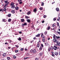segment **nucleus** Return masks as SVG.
Listing matches in <instances>:
<instances>
[{
  "mask_svg": "<svg viewBox=\"0 0 60 60\" xmlns=\"http://www.w3.org/2000/svg\"><path fill=\"white\" fill-rule=\"evenodd\" d=\"M13 57L14 59H15V58H16V56L14 55L13 56Z\"/></svg>",
  "mask_w": 60,
  "mask_h": 60,
  "instance_id": "ea45409f",
  "label": "nucleus"
},
{
  "mask_svg": "<svg viewBox=\"0 0 60 60\" xmlns=\"http://www.w3.org/2000/svg\"><path fill=\"white\" fill-rule=\"evenodd\" d=\"M3 11V9H1L0 10V12L2 11Z\"/></svg>",
  "mask_w": 60,
  "mask_h": 60,
  "instance_id": "49530a36",
  "label": "nucleus"
},
{
  "mask_svg": "<svg viewBox=\"0 0 60 60\" xmlns=\"http://www.w3.org/2000/svg\"><path fill=\"white\" fill-rule=\"evenodd\" d=\"M25 50H26V51H27V49H26V48L25 49Z\"/></svg>",
  "mask_w": 60,
  "mask_h": 60,
  "instance_id": "0e129e2a",
  "label": "nucleus"
},
{
  "mask_svg": "<svg viewBox=\"0 0 60 60\" xmlns=\"http://www.w3.org/2000/svg\"><path fill=\"white\" fill-rule=\"evenodd\" d=\"M47 15H44L43 16V17L44 18H46L47 17Z\"/></svg>",
  "mask_w": 60,
  "mask_h": 60,
  "instance_id": "c756f323",
  "label": "nucleus"
},
{
  "mask_svg": "<svg viewBox=\"0 0 60 60\" xmlns=\"http://www.w3.org/2000/svg\"><path fill=\"white\" fill-rule=\"evenodd\" d=\"M45 38H43L42 39V41L44 42H45Z\"/></svg>",
  "mask_w": 60,
  "mask_h": 60,
  "instance_id": "a211bd4d",
  "label": "nucleus"
},
{
  "mask_svg": "<svg viewBox=\"0 0 60 60\" xmlns=\"http://www.w3.org/2000/svg\"><path fill=\"white\" fill-rule=\"evenodd\" d=\"M4 2L5 3H6V4H9V2L7 0H5L4 1Z\"/></svg>",
  "mask_w": 60,
  "mask_h": 60,
  "instance_id": "7ed1b4c3",
  "label": "nucleus"
},
{
  "mask_svg": "<svg viewBox=\"0 0 60 60\" xmlns=\"http://www.w3.org/2000/svg\"><path fill=\"white\" fill-rule=\"evenodd\" d=\"M22 2L20 1L19 3V4H22Z\"/></svg>",
  "mask_w": 60,
  "mask_h": 60,
  "instance_id": "c9c22d12",
  "label": "nucleus"
},
{
  "mask_svg": "<svg viewBox=\"0 0 60 60\" xmlns=\"http://www.w3.org/2000/svg\"><path fill=\"white\" fill-rule=\"evenodd\" d=\"M44 34L45 35H47V32L46 31L45 32Z\"/></svg>",
  "mask_w": 60,
  "mask_h": 60,
  "instance_id": "473e14b6",
  "label": "nucleus"
},
{
  "mask_svg": "<svg viewBox=\"0 0 60 60\" xmlns=\"http://www.w3.org/2000/svg\"><path fill=\"white\" fill-rule=\"evenodd\" d=\"M56 10L57 11H59V8H56Z\"/></svg>",
  "mask_w": 60,
  "mask_h": 60,
  "instance_id": "4468645a",
  "label": "nucleus"
},
{
  "mask_svg": "<svg viewBox=\"0 0 60 60\" xmlns=\"http://www.w3.org/2000/svg\"><path fill=\"white\" fill-rule=\"evenodd\" d=\"M11 41H10V42H9L10 43V44H11Z\"/></svg>",
  "mask_w": 60,
  "mask_h": 60,
  "instance_id": "338daca9",
  "label": "nucleus"
},
{
  "mask_svg": "<svg viewBox=\"0 0 60 60\" xmlns=\"http://www.w3.org/2000/svg\"><path fill=\"white\" fill-rule=\"evenodd\" d=\"M42 23H43L44 22V20H43L42 21Z\"/></svg>",
  "mask_w": 60,
  "mask_h": 60,
  "instance_id": "69168bd1",
  "label": "nucleus"
},
{
  "mask_svg": "<svg viewBox=\"0 0 60 60\" xmlns=\"http://www.w3.org/2000/svg\"><path fill=\"white\" fill-rule=\"evenodd\" d=\"M50 29V26H48V27L46 28V30H49Z\"/></svg>",
  "mask_w": 60,
  "mask_h": 60,
  "instance_id": "f8f14e48",
  "label": "nucleus"
},
{
  "mask_svg": "<svg viewBox=\"0 0 60 60\" xmlns=\"http://www.w3.org/2000/svg\"><path fill=\"white\" fill-rule=\"evenodd\" d=\"M42 47H41V46H40V48H39V50H40V51H41V50H42Z\"/></svg>",
  "mask_w": 60,
  "mask_h": 60,
  "instance_id": "6ab92c4d",
  "label": "nucleus"
},
{
  "mask_svg": "<svg viewBox=\"0 0 60 60\" xmlns=\"http://www.w3.org/2000/svg\"><path fill=\"white\" fill-rule=\"evenodd\" d=\"M56 38V39L57 40V41H58L59 39L60 38V37L56 36V38Z\"/></svg>",
  "mask_w": 60,
  "mask_h": 60,
  "instance_id": "39448f33",
  "label": "nucleus"
},
{
  "mask_svg": "<svg viewBox=\"0 0 60 60\" xmlns=\"http://www.w3.org/2000/svg\"><path fill=\"white\" fill-rule=\"evenodd\" d=\"M11 20V19H9L8 20V22H10Z\"/></svg>",
  "mask_w": 60,
  "mask_h": 60,
  "instance_id": "c85d7f7f",
  "label": "nucleus"
},
{
  "mask_svg": "<svg viewBox=\"0 0 60 60\" xmlns=\"http://www.w3.org/2000/svg\"><path fill=\"white\" fill-rule=\"evenodd\" d=\"M57 25L59 27V22H57Z\"/></svg>",
  "mask_w": 60,
  "mask_h": 60,
  "instance_id": "72a5a7b5",
  "label": "nucleus"
},
{
  "mask_svg": "<svg viewBox=\"0 0 60 60\" xmlns=\"http://www.w3.org/2000/svg\"><path fill=\"white\" fill-rule=\"evenodd\" d=\"M53 20H54V21L56 20V18H53Z\"/></svg>",
  "mask_w": 60,
  "mask_h": 60,
  "instance_id": "a878e982",
  "label": "nucleus"
},
{
  "mask_svg": "<svg viewBox=\"0 0 60 60\" xmlns=\"http://www.w3.org/2000/svg\"><path fill=\"white\" fill-rule=\"evenodd\" d=\"M19 41H21V38L20 37H19L18 39Z\"/></svg>",
  "mask_w": 60,
  "mask_h": 60,
  "instance_id": "7c9ffc66",
  "label": "nucleus"
},
{
  "mask_svg": "<svg viewBox=\"0 0 60 60\" xmlns=\"http://www.w3.org/2000/svg\"><path fill=\"white\" fill-rule=\"evenodd\" d=\"M11 16V14H9L8 15V17H10Z\"/></svg>",
  "mask_w": 60,
  "mask_h": 60,
  "instance_id": "dca6fc26",
  "label": "nucleus"
},
{
  "mask_svg": "<svg viewBox=\"0 0 60 60\" xmlns=\"http://www.w3.org/2000/svg\"><path fill=\"white\" fill-rule=\"evenodd\" d=\"M56 35L55 34L53 35V38H56Z\"/></svg>",
  "mask_w": 60,
  "mask_h": 60,
  "instance_id": "cd10ccee",
  "label": "nucleus"
},
{
  "mask_svg": "<svg viewBox=\"0 0 60 60\" xmlns=\"http://www.w3.org/2000/svg\"><path fill=\"white\" fill-rule=\"evenodd\" d=\"M31 28H33L34 27V25H32V26H31Z\"/></svg>",
  "mask_w": 60,
  "mask_h": 60,
  "instance_id": "c03bdc74",
  "label": "nucleus"
},
{
  "mask_svg": "<svg viewBox=\"0 0 60 60\" xmlns=\"http://www.w3.org/2000/svg\"><path fill=\"white\" fill-rule=\"evenodd\" d=\"M19 8L18 6L16 7H15V10H18Z\"/></svg>",
  "mask_w": 60,
  "mask_h": 60,
  "instance_id": "6e6552de",
  "label": "nucleus"
},
{
  "mask_svg": "<svg viewBox=\"0 0 60 60\" xmlns=\"http://www.w3.org/2000/svg\"><path fill=\"white\" fill-rule=\"evenodd\" d=\"M27 21L28 23H30V20L29 19H28V20H27Z\"/></svg>",
  "mask_w": 60,
  "mask_h": 60,
  "instance_id": "b1692460",
  "label": "nucleus"
},
{
  "mask_svg": "<svg viewBox=\"0 0 60 60\" xmlns=\"http://www.w3.org/2000/svg\"><path fill=\"white\" fill-rule=\"evenodd\" d=\"M41 6H43L44 5V3L43 2H42L41 3Z\"/></svg>",
  "mask_w": 60,
  "mask_h": 60,
  "instance_id": "58836bf2",
  "label": "nucleus"
},
{
  "mask_svg": "<svg viewBox=\"0 0 60 60\" xmlns=\"http://www.w3.org/2000/svg\"><path fill=\"white\" fill-rule=\"evenodd\" d=\"M55 26V24H53V25L52 26V27H54Z\"/></svg>",
  "mask_w": 60,
  "mask_h": 60,
  "instance_id": "864d4df0",
  "label": "nucleus"
},
{
  "mask_svg": "<svg viewBox=\"0 0 60 60\" xmlns=\"http://www.w3.org/2000/svg\"><path fill=\"white\" fill-rule=\"evenodd\" d=\"M59 41H56V43H57V44H58V43L59 42Z\"/></svg>",
  "mask_w": 60,
  "mask_h": 60,
  "instance_id": "e2e57ef3",
  "label": "nucleus"
},
{
  "mask_svg": "<svg viewBox=\"0 0 60 60\" xmlns=\"http://www.w3.org/2000/svg\"><path fill=\"white\" fill-rule=\"evenodd\" d=\"M24 26H26L27 25V23L26 22H25L24 24H23Z\"/></svg>",
  "mask_w": 60,
  "mask_h": 60,
  "instance_id": "e433bc0d",
  "label": "nucleus"
},
{
  "mask_svg": "<svg viewBox=\"0 0 60 60\" xmlns=\"http://www.w3.org/2000/svg\"><path fill=\"white\" fill-rule=\"evenodd\" d=\"M39 60V59L38 58H37L35 59V60Z\"/></svg>",
  "mask_w": 60,
  "mask_h": 60,
  "instance_id": "052dcab7",
  "label": "nucleus"
},
{
  "mask_svg": "<svg viewBox=\"0 0 60 60\" xmlns=\"http://www.w3.org/2000/svg\"><path fill=\"white\" fill-rule=\"evenodd\" d=\"M21 20L22 22H23L24 21V19H21Z\"/></svg>",
  "mask_w": 60,
  "mask_h": 60,
  "instance_id": "2f4dec72",
  "label": "nucleus"
},
{
  "mask_svg": "<svg viewBox=\"0 0 60 60\" xmlns=\"http://www.w3.org/2000/svg\"><path fill=\"white\" fill-rule=\"evenodd\" d=\"M18 2H20L22 1V0H18Z\"/></svg>",
  "mask_w": 60,
  "mask_h": 60,
  "instance_id": "3c124183",
  "label": "nucleus"
},
{
  "mask_svg": "<svg viewBox=\"0 0 60 60\" xmlns=\"http://www.w3.org/2000/svg\"><path fill=\"white\" fill-rule=\"evenodd\" d=\"M19 34H22V32L21 31H19Z\"/></svg>",
  "mask_w": 60,
  "mask_h": 60,
  "instance_id": "5fc2aeb1",
  "label": "nucleus"
},
{
  "mask_svg": "<svg viewBox=\"0 0 60 60\" xmlns=\"http://www.w3.org/2000/svg\"><path fill=\"white\" fill-rule=\"evenodd\" d=\"M18 51H19V50H16L15 51V53H17V52H18Z\"/></svg>",
  "mask_w": 60,
  "mask_h": 60,
  "instance_id": "a18cd8bd",
  "label": "nucleus"
},
{
  "mask_svg": "<svg viewBox=\"0 0 60 60\" xmlns=\"http://www.w3.org/2000/svg\"><path fill=\"white\" fill-rule=\"evenodd\" d=\"M2 20L3 22H5V19H3Z\"/></svg>",
  "mask_w": 60,
  "mask_h": 60,
  "instance_id": "4d7b16f0",
  "label": "nucleus"
},
{
  "mask_svg": "<svg viewBox=\"0 0 60 60\" xmlns=\"http://www.w3.org/2000/svg\"><path fill=\"white\" fill-rule=\"evenodd\" d=\"M56 41H57V40L56 39V38H54L53 39V41L55 42V43H56Z\"/></svg>",
  "mask_w": 60,
  "mask_h": 60,
  "instance_id": "20e7f679",
  "label": "nucleus"
},
{
  "mask_svg": "<svg viewBox=\"0 0 60 60\" xmlns=\"http://www.w3.org/2000/svg\"><path fill=\"white\" fill-rule=\"evenodd\" d=\"M41 46L42 47V48H43L44 46L42 44H41Z\"/></svg>",
  "mask_w": 60,
  "mask_h": 60,
  "instance_id": "f704fd0d",
  "label": "nucleus"
},
{
  "mask_svg": "<svg viewBox=\"0 0 60 60\" xmlns=\"http://www.w3.org/2000/svg\"><path fill=\"white\" fill-rule=\"evenodd\" d=\"M22 27H24V24L22 23Z\"/></svg>",
  "mask_w": 60,
  "mask_h": 60,
  "instance_id": "09e8293b",
  "label": "nucleus"
},
{
  "mask_svg": "<svg viewBox=\"0 0 60 60\" xmlns=\"http://www.w3.org/2000/svg\"><path fill=\"white\" fill-rule=\"evenodd\" d=\"M52 56H55V54H52Z\"/></svg>",
  "mask_w": 60,
  "mask_h": 60,
  "instance_id": "603ef678",
  "label": "nucleus"
},
{
  "mask_svg": "<svg viewBox=\"0 0 60 60\" xmlns=\"http://www.w3.org/2000/svg\"><path fill=\"white\" fill-rule=\"evenodd\" d=\"M41 36L42 38H45V36H44V35L42 33L41 34Z\"/></svg>",
  "mask_w": 60,
  "mask_h": 60,
  "instance_id": "1a4fd4ad",
  "label": "nucleus"
},
{
  "mask_svg": "<svg viewBox=\"0 0 60 60\" xmlns=\"http://www.w3.org/2000/svg\"><path fill=\"white\" fill-rule=\"evenodd\" d=\"M8 44V43L7 42H6L5 43V44Z\"/></svg>",
  "mask_w": 60,
  "mask_h": 60,
  "instance_id": "680f3d73",
  "label": "nucleus"
},
{
  "mask_svg": "<svg viewBox=\"0 0 60 60\" xmlns=\"http://www.w3.org/2000/svg\"><path fill=\"white\" fill-rule=\"evenodd\" d=\"M6 54L5 53H4L3 55L2 56H6Z\"/></svg>",
  "mask_w": 60,
  "mask_h": 60,
  "instance_id": "f3484780",
  "label": "nucleus"
},
{
  "mask_svg": "<svg viewBox=\"0 0 60 60\" xmlns=\"http://www.w3.org/2000/svg\"><path fill=\"white\" fill-rule=\"evenodd\" d=\"M30 52H31V53H35L36 52V51L35 49H31L30 51Z\"/></svg>",
  "mask_w": 60,
  "mask_h": 60,
  "instance_id": "f257e3e1",
  "label": "nucleus"
},
{
  "mask_svg": "<svg viewBox=\"0 0 60 60\" xmlns=\"http://www.w3.org/2000/svg\"><path fill=\"white\" fill-rule=\"evenodd\" d=\"M53 48L55 50H57V47L56 46L54 45Z\"/></svg>",
  "mask_w": 60,
  "mask_h": 60,
  "instance_id": "f03ea898",
  "label": "nucleus"
},
{
  "mask_svg": "<svg viewBox=\"0 0 60 60\" xmlns=\"http://www.w3.org/2000/svg\"><path fill=\"white\" fill-rule=\"evenodd\" d=\"M36 38L35 37H34L33 38V39L34 40H36Z\"/></svg>",
  "mask_w": 60,
  "mask_h": 60,
  "instance_id": "13d9d810",
  "label": "nucleus"
},
{
  "mask_svg": "<svg viewBox=\"0 0 60 60\" xmlns=\"http://www.w3.org/2000/svg\"><path fill=\"white\" fill-rule=\"evenodd\" d=\"M39 9L40 10H43V8H39Z\"/></svg>",
  "mask_w": 60,
  "mask_h": 60,
  "instance_id": "de8ad7c7",
  "label": "nucleus"
},
{
  "mask_svg": "<svg viewBox=\"0 0 60 60\" xmlns=\"http://www.w3.org/2000/svg\"><path fill=\"white\" fill-rule=\"evenodd\" d=\"M7 5H8V4H6V3H5L4 5V8H5V7H6V6Z\"/></svg>",
  "mask_w": 60,
  "mask_h": 60,
  "instance_id": "aec40b11",
  "label": "nucleus"
},
{
  "mask_svg": "<svg viewBox=\"0 0 60 60\" xmlns=\"http://www.w3.org/2000/svg\"><path fill=\"white\" fill-rule=\"evenodd\" d=\"M37 8H35L33 10V11L34 12H36L37 11Z\"/></svg>",
  "mask_w": 60,
  "mask_h": 60,
  "instance_id": "9d476101",
  "label": "nucleus"
},
{
  "mask_svg": "<svg viewBox=\"0 0 60 60\" xmlns=\"http://www.w3.org/2000/svg\"><path fill=\"white\" fill-rule=\"evenodd\" d=\"M11 12L13 14H14V13H15V10H12L11 11Z\"/></svg>",
  "mask_w": 60,
  "mask_h": 60,
  "instance_id": "423d86ee",
  "label": "nucleus"
},
{
  "mask_svg": "<svg viewBox=\"0 0 60 60\" xmlns=\"http://www.w3.org/2000/svg\"><path fill=\"white\" fill-rule=\"evenodd\" d=\"M55 54L56 56H57L58 55V52H55Z\"/></svg>",
  "mask_w": 60,
  "mask_h": 60,
  "instance_id": "9b49d317",
  "label": "nucleus"
},
{
  "mask_svg": "<svg viewBox=\"0 0 60 60\" xmlns=\"http://www.w3.org/2000/svg\"><path fill=\"white\" fill-rule=\"evenodd\" d=\"M3 11H6L7 9H6V7L4 8L3 9Z\"/></svg>",
  "mask_w": 60,
  "mask_h": 60,
  "instance_id": "412c9836",
  "label": "nucleus"
},
{
  "mask_svg": "<svg viewBox=\"0 0 60 60\" xmlns=\"http://www.w3.org/2000/svg\"><path fill=\"white\" fill-rule=\"evenodd\" d=\"M58 19H59L60 20V17H59V14L58 15Z\"/></svg>",
  "mask_w": 60,
  "mask_h": 60,
  "instance_id": "bf43d9fd",
  "label": "nucleus"
},
{
  "mask_svg": "<svg viewBox=\"0 0 60 60\" xmlns=\"http://www.w3.org/2000/svg\"><path fill=\"white\" fill-rule=\"evenodd\" d=\"M31 12L30 11H28L27 12V15H29L30 14H31Z\"/></svg>",
  "mask_w": 60,
  "mask_h": 60,
  "instance_id": "ddd939ff",
  "label": "nucleus"
},
{
  "mask_svg": "<svg viewBox=\"0 0 60 60\" xmlns=\"http://www.w3.org/2000/svg\"><path fill=\"white\" fill-rule=\"evenodd\" d=\"M41 35L39 34H37L35 36V37H39V36Z\"/></svg>",
  "mask_w": 60,
  "mask_h": 60,
  "instance_id": "0eeeda50",
  "label": "nucleus"
},
{
  "mask_svg": "<svg viewBox=\"0 0 60 60\" xmlns=\"http://www.w3.org/2000/svg\"><path fill=\"white\" fill-rule=\"evenodd\" d=\"M39 55L40 56H42V53L41 52H40L39 53Z\"/></svg>",
  "mask_w": 60,
  "mask_h": 60,
  "instance_id": "4be33fe9",
  "label": "nucleus"
},
{
  "mask_svg": "<svg viewBox=\"0 0 60 60\" xmlns=\"http://www.w3.org/2000/svg\"><path fill=\"white\" fill-rule=\"evenodd\" d=\"M23 50H24V49L23 48H22L20 50L21 51H23Z\"/></svg>",
  "mask_w": 60,
  "mask_h": 60,
  "instance_id": "4c0bfd02",
  "label": "nucleus"
},
{
  "mask_svg": "<svg viewBox=\"0 0 60 60\" xmlns=\"http://www.w3.org/2000/svg\"><path fill=\"white\" fill-rule=\"evenodd\" d=\"M57 33L59 34H60V32H58V31H57Z\"/></svg>",
  "mask_w": 60,
  "mask_h": 60,
  "instance_id": "8fccbe9b",
  "label": "nucleus"
},
{
  "mask_svg": "<svg viewBox=\"0 0 60 60\" xmlns=\"http://www.w3.org/2000/svg\"><path fill=\"white\" fill-rule=\"evenodd\" d=\"M14 4V3H11L10 4V5L11 6H13Z\"/></svg>",
  "mask_w": 60,
  "mask_h": 60,
  "instance_id": "2eb2a0df",
  "label": "nucleus"
},
{
  "mask_svg": "<svg viewBox=\"0 0 60 60\" xmlns=\"http://www.w3.org/2000/svg\"><path fill=\"white\" fill-rule=\"evenodd\" d=\"M51 48H49L48 49V51L49 52H50V50H51Z\"/></svg>",
  "mask_w": 60,
  "mask_h": 60,
  "instance_id": "5701e85b",
  "label": "nucleus"
},
{
  "mask_svg": "<svg viewBox=\"0 0 60 60\" xmlns=\"http://www.w3.org/2000/svg\"><path fill=\"white\" fill-rule=\"evenodd\" d=\"M40 46V45H39V43H38L37 45V47H38V48H39Z\"/></svg>",
  "mask_w": 60,
  "mask_h": 60,
  "instance_id": "bb28decb",
  "label": "nucleus"
},
{
  "mask_svg": "<svg viewBox=\"0 0 60 60\" xmlns=\"http://www.w3.org/2000/svg\"><path fill=\"white\" fill-rule=\"evenodd\" d=\"M7 58L8 60H10V57H7Z\"/></svg>",
  "mask_w": 60,
  "mask_h": 60,
  "instance_id": "79ce46f5",
  "label": "nucleus"
},
{
  "mask_svg": "<svg viewBox=\"0 0 60 60\" xmlns=\"http://www.w3.org/2000/svg\"><path fill=\"white\" fill-rule=\"evenodd\" d=\"M59 46H60V44H57Z\"/></svg>",
  "mask_w": 60,
  "mask_h": 60,
  "instance_id": "774afa93",
  "label": "nucleus"
},
{
  "mask_svg": "<svg viewBox=\"0 0 60 60\" xmlns=\"http://www.w3.org/2000/svg\"><path fill=\"white\" fill-rule=\"evenodd\" d=\"M29 58V57H24V59H28V58Z\"/></svg>",
  "mask_w": 60,
  "mask_h": 60,
  "instance_id": "37998d69",
  "label": "nucleus"
},
{
  "mask_svg": "<svg viewBox=\"0 0 60 60\" xmlns=\"http://www.w3.org/2000/svg\"><path fill=\"white\" fill-rule=\"evenodd\" d=\"M11 8H12V9H13L14 8V7L13 6H12V7H11Z\"/></svg>",
  "mask_w": 60,
  "mask_h": 60,
  "instance_id": "6e6d98bb",
  "label": "nucleus"
},
{
  "mask_svg": "<svg viewBox=\"0 0 60 60\" xmlns=\"http://www.w3.org/2000/svg\"><path fill=\"white\" fill-rule=\"evenodd\" d=\"M25 18L26 19H28V18H29V17L28 16H25Z\"/></svg>",
  "mask_w": 60,
  "mask_h": 60,
  "instance_id": "a19ab883",
  "label": "nucleus"
},
{
  "mask_svg": "<svg viewBox=\"0 0 60 60\" xmlns=\"http://www.w3.org/2000/svg\"><path fill=\"white\" fill-rule=\"evenodd\" d=\"M45 45L46 46H47L48 45V42H46L45 43Z\"/></svg>",
  "mask_w": 60,
  "mask_h": 60,
  "instance_id": "393cba45",
  "label": "nucleus"
}]
</instances>
